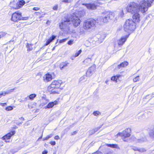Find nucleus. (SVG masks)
<instances>
[{
    "label": "nucleus",
    "instance_id": "dca6fc26",
    "mask_svg": "<svg viewBox=\"0 0 154 154\" xmlns=\"http://www.w3.org/2000/svg\"><path fill=\"white\" fill-rule=\"evenodd\" d=\"M128 62L126 61H124L122 63L120 64L117 65V68L119 69H121L122 67H124L128 65Z\"/></svg>",
    "mask_w": 154,
    "mask_h": 154
},
{
    "label": "nucleus",
    "instance_id": "49530a36",
    "mask_svg": "<svg viewBox=\"0 0 154 154\" xmlns=\"http://www.w3.org/2000/svg\"><path fill=\"white\" fill-rule=\"evenodd\" d=\"M50 144H51L52 145H54L56 144L55 142V141H51L50 143Z\"/></svg>",
    "mask_w": 154,
    "mask_h": 154
},
{
    "label": "nucleus",
    "instance_id": "052dcab7",
    "mask_svg": "<svg viewBox=\"0 0 154 154\" xmlns=\"http://www.w3.org/2000/svg\"><path fill=\"white\" fill-rule=\"evenodd\" d=\"M25 101V100H20V102H23V101Z\"/></svg>",
    "mask_w": 154,
    "mask_h": 154
},
{
    "label": "nucleus",
    "instance_id": "f8f14e48",
    "mask_svg": "<svg viewBox=\"0 0 154 154\" xmlns=\"http://www.w3.org/2000/svg\"><path fill=\"white\" fill-rule=\"evenodd\" d=\"M88 9L91 10H94L96 9L97 6L94 3L89 4H83Z\"/></svg>",
    "mask_w": 154,
    "mask_h": 154
},
{
    "label": "nucleus",
    "instance_id": "6ab92c4d",
    "mask_svg": "<svg viewBox=\"0 0 154 154\" xmlns=\"http://www.w3.org/2000/svg\"><path fill=\"white\" fill-rule=\"evenodd\" d=\"M49 90L51 92V93H59L60 91V89L59 88H51V89Z\"/></svg>",
    "mask_w": 154,
    "mask_h": 154
},
{
    "label": "nucleus",
    "instance_id": "a18cd8bd",
    "mask_svg": "<svg viewBox=\"0 0 154 154\" xmlns=\"http://www.w3.org/2000/svg\"><path fill=\"white\" fill-rule=\"evenodd\" d=\"M85 77L84 76H83L82 77H81L79 79V82H81V81L85 79Z\"/></svg>",
    "mask_w": 154,
    "mask_h": 154
},
{
    "label": "nucleus",
    "instance_id": "69168bd1",
    "mask_svg": "<svg viewBox=\"0 0 154 154\" xmlns=\"http://www.w3.org/2000/svg\"><path fill=\"white\" fill-rule=\"evenodd\" d=\"M55 47H53V50H54L55 49Z\"/></svg>",
    "mask_w": 154,
    "mask_h": 154
},
{
    "label": "nucleus",
    "instance_id": "4be33fe9",
    "mask_svg": "<svg viewBox=\"0 0 154 154\" xmlns=\"http://www.w3.org/2000/svg\"><path fill=\"white\" fill-rule=\"evenodd\" d=\"M120 76V75H119L113 76L111 77V80L114 82H117V80Z\"/></svg>",
    "mask_w": 154,
    "mask_h": 154
},
{
    "label": "nucleus",
    "instance_id": "2eb2a0df",
    "mask_svg": "<svg viewBox=\"0 0 154 154\" xmlns=\"http://www.w3.org/2000/svg\"><path fill=\"white\" fill-rule=\"evenodd\" d=\"M56 36L53 35L46 42V43L45 44L44 46H46L48 45L50 43L54 40L56 38Z\"/></svg>",
    "mask_w": 154,
    "mask_h": 154
},
{
    "label": "nucleus",
    "instance_id": "39448f33",
    "mask_svg": "<svg viewBox=\"0 0 154 154\" xmlns=\"http://www.w3.org/2000/svg\"><path fill=\"white\" fill-rule=\"evenodd\" d=\"M21 14V13L19 11L15 12L12 14L11 20L14 22H17L21 20H26L28 18L22 17Z\"/></svg>",
    "mask_w": 154,
    "mask_h": 154
},
{
    "label": "nucleus",
    "instance_id": "f03ea898",
    "mask_svg": "<svg viewBox=\"0 0 154 154\" xmlns=\"http://www.w3.org/2000/svg\"><path fill=\"white\" fill-rule=\"evenodd\" d=\"M154 0H138L135 3V10L140 11L142 13H144L148 10L149 8L151 6Z\"/></svg>",
    "mask_w": 154,
    "mask_h": 154
},
{
    "label": "nucleus",
    "instance_id": "c756f323",
    "mask_svg": "<svg viewBox=\"0 0 154 154\" xmlns=\"http://www.w3.org/2000/svg\"><path fill=\"white\" fill-rule=\"evenodd\" d=\"M101 113V112H100L99 111H94L93 113V115L95 116H97L99 115H100Z\"/></svg>",
    "mask_w": 154,
    "mask_h": 154
},
{
    "label": "nucleus",
    "instance_id": "13d9d810",
    "mask_svg": "<svg viewBox=\"0 0 154 154\" xmlns=\"http://www.w3.org/2000/svg\"><path fill=\"white\" fill-rule=\"evenodd\" d=\"M92 154H102V153L101 152L99 153L98 152H96L93 153Z\"/></svg>",
    "mask_w": 154,
    "mask_h": 154
},
{
    "label": "nucleus",
    "instance_id": "0e129e2a",
    "mask_svg": "<svg viewBox=\"0 0 154 154\" xmlns=\"http://www.w3.org/2000/svg\"><path fill=\"white\" fill-rule=\"evenodd\" d=\"M42 137V135L40 137H39V138H38V139H41Z\"/></svg>",
    "mask_w": 154,
    "mask_h": 154
},
{
    "label": "nucleus",
    "instance_id": "9b49d317",
    "mask_svg": "<svg viewBox=\"0 0 154 154\" xmlns=\"http://www.w3.org/2000/svg\"><path fill=\"white\" fill-rule=\"evenodd\" d=\"M129 35V34H128L122 36L118 41V45H122L125 43Z\"/></svg>",
    "mask_w": 154,
    "mask_h": 154
},
{
    "label": "nucleus",
    "instance_id": "c9c22d12",
    "mask_svg": "<svg viewBox=\"0 0 154 154\" xmlns=\"http://www.w3.org/2000/svg\"><path fill=\"white\" fill-rule=\"evenodd\" d=\"M82 52L81 50H79L75 54V57H77L79 56V55Z\"/></svg>",
    "mask_w": 154,
    "mask_h": 154
},
{
    "label": "nucleus",
    "instance_id": "cd10ccee",
    "mask_svg": "<svg viewBox=\"0 0 154 154\" xmlns=\"http://www.w3.org/2000/svg\"><path fill=\"white\" fill-rule=\"evenodd\" d=\"M135 151H138L140 152H143L146 151V149L143 148H135Z\"/></svg>",
    "mask_w": 154,
    "mask_h": 154
},
{
    "label": "nucleus",
    "instance_id": "8fccbe9b",
    "mask_svg": "<svg viewBox=\"0 0 154 154\" xmlns=\"http://www.w3.org/2000/svg\"><path fill=\"white\" fill-rule=\"evenodd\" d=\"M139 80V76H138L135 77V82Z\"/></svg>",
    "mask_w": 154,
    "mask_h": 154
},
{
    "label": "nucleus",
    "instance_id": "e433bc0d",
    "mask_svg": "<svg viewBox=\"0 0 154 154\" xmlns=\"http://www.w3.org/2000/svg\"><path fill=\"white\" fill-rule=\"evenodd\" d=\"M105 2L103 0H97V2L100 4H102Z\"/></svg>",
    "mask_w": 154,
    "mask_h": 154
},
{
    "label": "nucleus",
    "instance_id": "ddd939ff",
    "mask_svg": "<svg viewBox=\"0 0 154 154\" xmlns=\"http://www.w3.org/2000/svg\"><path fill=\"white\" fill-rule=\"evenodd\" d=\"M95 65L94 64L92 66L90 67L87 71L86 72L87 76H90L91 75V74L93 73V71L95 69Z\"/></svg>",
    "mask_w": 154,
    "mask_h": 154
},
{
    "label": "nucleus",
    "instance_id": "c85d7f7f",
    "mask_svg": "<svg viewBox=\"0 0 154 154\" xmlns=\"http://www.w3.org/2000/svg\"><path fill=\"white\" fill-rule=\"evenodd\" d=\"M16 88H14L13 89H11L9 90H8L6 91L7 94H8L11 93V92H13L14 91V90Z\"/></svg>",
    "mask_w": 154,
    "mask_h": 154
},
{
    "label": "nucleus",
    "instance_id": "7c9ffc66",
    "mask_svg": "<svg viewBox=\"0 0 154 154\" xmlns=\"http://www.w3.org/2000/svg\"><path fill=\"white\" fill-rule=\"evenodd\" d=\"M7 34L5 32H0V38L2 37H4Z\"/></svg>",
    "mask_w": 154,
    "mask_h": 154
},
{
    "label": "nucleus",
    "instance_id": "a19ab883",
    "mask_svg": "<svg viewBox=\"0 0 154 154\" xmlns=\"http://www.w3.org/2000/svg\"><path fill=\"white\" fill-rule=\"evenodd\" d=\"M146 140V139L142 138L141 139H140V140L138 139L137 141H138V142H142L145 141Z\"/></svg>",
    "mask_w": 154,
    "mask_h": 154
},
{
    "label": "nucleus",
    "instance_id": "1a4fd4ad",
    "mask_svg": "<svg viewBox=\"0 0 154 154\" xmlns=\"http://www.w3.org/2000/svg\"><path fill=\"white\" fill-rule=\"evenodd\" d=\"M62 83L61 80L54 81L52 82L50 85L48 87V89H51V88H58L60 86Z\"/></svg>",
    "mask_w": 154,
    "mask_h": 154
},
{
    "label": "nucleus",
    "instance_id": "338daca9",
    "mask_svg": "<svg viewBox=\"0 0 154 154\" xmlns=\"http://www.w3.org/2000/svg\"><path fill=\"white\" fill-rule=\"evenodd\" d=\"M57 41H58V40ZM57 43V42L56 43V44Z\"/></svg>",
    "mask_w": 154,
    "mask_h": 154
},
{
    "label": "nucleus",
    "instance_id": "4c0bfd02",
    "mask_svg": "<svg viewBox=\"0 0 154 154\" xmlns=\"http://www.w3.org/2000/svg\"><path fill=\"white\" fill-rule=\"evenodd\" d=\"M0 94L1 96H5V95L7 94L6 91H2V92L0 93Z\"/></svg>",
    "mask_w": 154,
    "mask_h": 154
},
{
    "label": "nucleus",
    "instance_id": "0eeeda50",
    "mask_svg": "<svg viewBox=\"0 0 154 154\" xmlns=\"http://www.w3.org/2000/svg\"><path fill=\"white\" fill-rule=\"evenodd\" d=\"M124 10H125V11L126 13L128 12L133 14L132 17L133 19H134L135 18V2L130 3L126 8L124 9Z\"/></svg>",
    "mask_w": 154,
    "mask_h": 154
},
{
    "label": "nucleus",
    "instance_id": "4468645a",
    "mask_svg": "<svg viewBox=\"0 0 154 154\" xmlns=\"http://www.w3.org/2000/svg\"><path fill=\"white\" fill-rule=\"evenodd\" d=\"M58 103L57 101L55 100L54 102H51L49 103L48 104L45 106V108L50 109L53 107L54 105H56Z\"/></svg>",
    "mask_w": 154,
    "mask_h": 154
},
{
    "label": "nucleus",
    "instance_id": "ea45409f",
    "mask_svg": "<svg viewBox=\"0 0 154 154\" xmlns=\"http://www.w3.org/2000/svg\"><path fill=\"white\" fill-rule=\"evenodd\" d=\"M94 131L92 129L91 130H90L88 132L89 134V135H91L94 133Z\"/></svg>",
    "mask_w": 154,
    "mask_h": 154
},
{
    "label": "nucleus",
    "instance_id": "20e7f679",
    "mask_svg": "<svg viewBox=\"0 0 154 154\" xmlns=\"http://www.w3.org/2000/svg\"><path fill=\"white\" fill-rule=\"evenodd\" d=\"M135 22L132 19L127 20L124 25V29L125 31L129 35L134 30Z\"/></svg>",
    "mask_w": 154,
    "mask_h": 154
},
{
    "label": "nucleus",
    "instance_id": "6e6d98bb",
    "mask_svg": "<svg viewBox=\"0 0 154 154\" xmlns=\"http://www.w3.org/2000/svg\"><path fill=\"white\" fill-rule=\"evenodd\" d=\"M48 152L47 151L45 150L42 152V154H47Z\"/></svg>",
    "mask_w": 154,
    "mask_h": 154
},
{
    "label": "nucleus",
    "instance_id": "72a5a7b5",
    "mask_svg": "<svg viewBox=\"0 0 154 154\" xmlns=\"http://www.w3.org/2000/svg\"><path fill=\"white\" fill-rule=\"evenodd\" d=\"M102 125H100L99 127L95 128H94L93 129V130H94V132L95 133V132H96L97 131H98V130L99 129H100L102 127Z\"/></svg>",
    "mask_w": 154,
    "mask_h": 154
},
{
    "label": "nucleus",
    "instance_id": "79ce46f5",
    "mask_svg": "<svg viewBox=\"0 0 154 154\" xmlns=\"http://www.w3.org/2000/svg\"><path fill=\"white\" fill-rule=\"evenodd\" d=\"M124 11L122 10L120 13V16L121 17H122L124 15Z\"/></svg>",
    "mask_w": 154,
    "mask_h": 154
},
{
    "label": "nucleus",
    "instance_id": "f257e3e1",
    "mask_svg": "<svg viewBox=\"0 0 154 154\" xmlns=\"http://www.w3.org/2000/svg\"><path fill=\"white\" fill-rule=\"evenodd\" d=\"M80 20L79 16L75 13H74L70 18L67 15L65 16L61 23L60 24V27L61 29L68 28V25L72 22L73 26L76 27L80 24Z\"/></svg>",
    "mask_w": 154,
    "mask_h": 154
},
{
    "label": "nucleus",
    "instance_id": "bb28decb",
    "mask_svg": "<svg viewBox=\"0 0 154 154\" xmlns=\"http://www.w3.org/2000/svg\"><path fill=\"white\" fill-rule=\"evenodd\" d=\"M36 96V94H32L29 95V99L31 100H33Z\"/></svg>",
    "mask_w": 154,
    "mask_h": 154
},
{
    "label": "nucleus",
    "instance_id": "37998d69",
    "mask_svg": "<svg viewBox=\"0 0 154 154\" xmlns=\"http://www.w3.org/2000/svg\"><path fill=\"white\" fill-rule=\"evenodd\" d=\"M73 44V41L72 40L69 41L68 42V44L69 45H71Z\"/></svg>",
    "mask_w": 154,
    "mask_h": 154
},
{
    "label": "nucleus",
    "instance_id": "5fc2aeb1",
    "mask_svg": "<svg viewBox=\"0 0 154 154\" xmlns=\"http://www.w3.org/2000/svg\"><path fill=\"white\" fill-rule=\"evenodd\" d=\"M105 38V36H103L101 38H100V40H103Z\"/></svg>",
    "mask_w": 154,
    "mask_h": 154
},
{
    "label": "nucleus",
    "instance_id": "680f3d73",
    "mask_svg": "<svg viewBox=\"0 0 154 154\" xmlns=\"http://www.w3.org/2000/svg\"><path fill=\"white\" fill-rule=\"evenodd\" d=\"M106 154H112V153H111V152H109L108 153H107Z\"/></svg>",
    "mask_w": 154,
    "mask_h": 154
},
{
    "label": "nucleus",
    "instance_id": "e2e57ef3",
    "mask_svg": "<svg viewBox=\"0 0 154 154\" xmlns=\"http://www.w3.org/2000/svg\"><path fill=\"white\" fill-rule=\"evenodd\" d=\"M69 128H66V129H65V130H69Z\"/></svg>",
    "mask_w": 154,
    "mask_h": 154
},
{
    "label": "nucleus",
    "instance_id": "aec40b11",
    "mask_svg": "<svg viewBox=\"0 0 154 154\" xmlns=\"http://www.w3.org/2000/svg\"><path fill=\"white\" fill-rule=\"evenodd\" d=\"M92 58H88L85 59L83 61V63L86 65H89L91 63L92 60Z\"/></svg>",
    "mask_w": 154,
    "mask_h": 154
},
{
    "label": "nucleus",
    "instance_id": "7ed1b4c3",
    "mask_svg": "<svg viewBox=\"0 0 154 154\" xmlns=\"http://www.w3.org/2000/svg\"><path fill=\"white\" fill-rule=\"evenodd\" d=\"M114 14L111 11H105L102 14V16L98 19L100 21L107 23L112 20L114 17Z\"/></svg>",
    "mask_w": 154,
    "mask_h": 154
},
{
    "label": "nucleus",
    "instance_id": "f3484780",
    "mask_svg": "<svg viewBox=\"0 0 154 154\" xmlns=\"http://www.w3.org/2000/svg\"><path fill=\"white\" fill-rule=\"evenodd\" d=\"M25 4V2L23 0H20L17 3V9L21 8Z\"/></svg>",
    "mask_w": 154,
    "mask_h": 154
},
{
    "label": "nucleus",
    "instance_id": "5701e85b",
    "mask_svg": "<svg viewBox=\"0 0 154 154\" xmlns=\"http://www.w3.org/2000/svg\"><path fill=\"white\" fill-rule=\"evenodd\" d=\"M27 45L26 46V47L27 48V51H30L32 49V46L33 45L32 44H30L27 43Z\"/></svg>",
    "mask_w": 154,
    "mask_h": 154
},
{
    "label": "nucleus",
    "instance_id": "412c9836",
    "mask_svg": "<svg viewBox=\"0 0 154 154\" xmlns=\"http://www.w3.org/2000/svg\"><path fill=\"white\" fill-rule=\"evenodd\" d=\"M52 76L51 75L49 74H47L46 75L44 79L46 82H48L52 80Z\"/></svg>",
    "mask_w": 154,
    "mask_h": 154
},
{
    "label": "nucleus",
    "instance_id": "423d86ee",
    "mask_svg": "<svg viewBox=\"0 0 154 154\" xmlns=\"http://www.w3.org/2000/svg\"><path fill=\"white\" fill-rule=\"evenodd\" d=\"M96 23V20L94 19L88 20L84 23L83 28L85 29L88 30L94 27Z\"/></svg>",
    "mask_w": 154,
    "mask_h": 154
},
{
    "label": "nucleus",
    "instance_id": "bf43d9fd",
    "mask_svg": "<svg viewBox=\"0 0 154 154\" xmlns=\"http://www.w3.org/2000/svg\"><path fill=\"white\" fill-rule=\"evenodd\" d=\"M19 119H20V120H24V118H23L22 117H21Z\"/></svg>",
    "mask_w": 154,
    "mask_h": 154
},
{
    "label": "nucleus",
    "instance_id": "c03bdc74",
    "mask_svg": "<svg viewBox=\"0 0 154 154\" xmlns=\"http://www.w3.org/2000/svg\"><path fill=\"white\" fill-rule=\"evenodd\" d=\"M66 39H67L65 38L60 40L59 41V43H61L64 42H65L66 41Z\"/></svg>",
    "mask_w": 154,
    "mask_h": 154
},
{
    "label": "nucleus",
    "instance_id": "4d7b16f0",
    "mask_svg": "<svg viewBox=\"0 0 154 154\" xmlns=\"http://www.w3.org/2000/svg\"><path fill=\"white\" fill-rule=\"evenodd\" d=\"M77 133V132L76 131H74L72 132V135H73L75 134L76 133Z\"/></svg>",
    "mask_w": 154,
    "mask_h": 154
},
{
    "label": "nucleus",
    "instance_id": "b1692460",
    "mask_svg": "<svg viewBox=\"0 0 154 154\" xmlns=\"http://www.w3.org/2000/svg\"><path fill=\"white\" fill-rule=\"evenodd\" d=\"M149 135L152 138H154V128L150 131Z\"/></svg>",
    "mask_w": 154,
    "mask_h": 154
},
{
    "label": "nucleus",
    "instance_id": "f704fd0d",
    "mask_svg": "<svg viewBox=\"0 0 154 154\" xmlns=\"http://www.w3.org/2000/svg\"><path fill=\"white\" fill-rule=\"evenodd\" d=\"M58 6L59 5L58 4H56L52 8L54 10L57 11L59 7Z\"/></svg>",
    "mask_w": 154,
    "mask_h": 154
},
{
    "label": "nucleus",
    "instance_id": "393cba45",
    "mask_svg": "<svg viewBox=\"0 0 154 154\" xmlns=\"http://www.w3.org/2000/svg\"><path fill=\"white\" fill-rule=\"evenodd\" d=\"M140 15L138 13H135V22H138L140 21Z\"/></svg>",
    "mask_w": 154,
    "mask_h": 154
},
{
    "label": "nucleus",
    "instance_id": "864d4df0",
    "mask_svg": "<svg viewBox=\"0 0 154 154\" xmlns=\"http://www.w3.org/2000/svg\"><path fill=\"white\" fill-rule=\"evenodd\" d=\"M29 95H28L24 99V100H25V101H26L28 100H29Z\"/></svg>",
    "mask_w": 154,
    "mask_h": 154
},
{
    "label": "nucleus",
    "instance_id": "de8ad7c7",
    "mask_svg": "<svg viewBox=\"0 0 154 154\" xmlns=\"http://www.w3.org/2000/svg\"><path fill=\"white\" fill-rule=\"evenodd\" d=\"M16 122H15L16 124L17 125H20L22 124L23 123V122H19L17 121H16Z\"/></svg>",
    "mask_w": 154,
    "mask_h": 154
},
{
    "label": "nucleus",
    "instance_id": "9d476101",
    "mask_svg": "<svg viewBox=\"0 0 154 154\" xmlns=\"http://www.w3.org/2000/svg\"><path fill=\"white\" fill-rule=\"evenodd\" d=\"M15 134L14 131H11L2 137V139L6 142H9V140L11 137Z\"/></svg>",
    "mask_w": 154,
    "mask_h": 154
},
{
    "label": "nucleus",
    "instance_id": "6e6552de",
    "mask_svg": "<svg viewBox=\"0 0 154 154\" xmlns=\"http://www.w3.org/2000/svg\"><path fill=\"white\" fill-rule=\"evenodd\" d=\"M130 133L131 129L129 128H128L123 131L122 132L118 134V135H119L121 136L124 141L127 142V140H125V139L130 136L131 135Z\"/></svg>",
    "mask_w": 154,
    "mask_h": 154
},
{
    "label": "nucleus",
    "instance_id": "774afa93",
    "mask_svg": "<svg viewBox=\"0 0 154 154\" xmlns=\"http://www.w3.org/2000/svg\"><path fill=\"white\" fill-rule=\"evenodd\" d=\"M133 81H134V82H135V81H134V79H133Z\"/></svg>",
    "mask_w": 154,
    "mask_h": 154
},
{
    "label": "nucleus",
    "instance_id": "a211bd4d",
    "mask_svg": "<svg viewBox=\"0 0 154 154\" xmlns=\"http://www.w3.org/2000/svg\"><path fill=\"white\" fill-rule=\"evenodd\" d=\"M69 63L67 61L62 62L60 65V67L61 70L64 69L67 66Z\"/></svg>",
    "mask_w": 154,
    "mask_h": 154
},
{
    "label": "nucleus",
    "instance_id": "603ef678",
    "mask_svg": "<svg viewBox=\"0 0 154 154\" xmlns=\"http://www.w3.org/2000/svg\"><path fill=\"white\" fill-rule=\"evenodd\" d=\"M59 137L58 135L55 136L54 137V139L55 140H57L59 139Z\"/></svg>",
    "mask_w": 154,
    "mask_h": 154
},
{
    "label": "nucleus",
    "instance_id": "09e8293b",
    "mask_svg": "<svg viewBox=\"0 0 154 154\" xmlns=\"http://www.w3.org/2000/svg\"><path fill=\"white\" fill-rule=\"evenodd\" d=\"M0 105L3 106H4L7 105V103H0Z\"/></svg>",
    "mask_w": 154,
    "mask_h": 154
},
{
    "label": "nucleus",
    "instance_id": "473e14b6",
    "mask_svg": "<svg viewBox=\"0 0 154 154\" xmlns=\"http://www.w3.org/2000/svg\"><path fill=\"white\" fill-rule=\"evenodd\" d=\"M13 109V107L12 106H8L7 107H6L5 109L7 111H10L11 110Z\"/></svg>",
    "mask_w": 154,
    "mask_h": 154
},
{
    "label": "nucleus",
    "instance_id": "2f4dec72",
    "mask_svg": "<svg viewBox=\"0 0 154 154\" xmlns=\"http://www.w3.org/2000/svg\"><path fill=\"white\" fill-rule=\"evenodd\" d=\"M52 136V135L51 134H50L49 135H48V136H47L46 137H45V138H43V140H48V139L49 138H51V137Z\"/></svg>",
    "mask_w": 154,
    "mask_h": 154
},
{
    "label": "nucleus",
    "instance_id": "3c124183",
    "mask_svg": "<svg viewBox=\"0 0 154 154\" xmlns=\"http://www.w3.org/2000/svg\"><path fill=\"white\" fill-rule=\"evenodd\" d=\"M39 9V8H37V7H34L33 9V10L34 11H38Z\"/></svg>",
    "mask_w": 154,
    "mask_h": 154
},
{
    "label": "nucleus",
    "instance_id": "58836bf2",
    "mask_svg": "<svg viewBox=\"0 0 154 154\" xmlns=\"http://www.w3.org/2000/svg\"><path fill=\"white\" fill-rule=\"evenodd\" d=\"M61 1L64 3H69L71 2V0H61Z\"/></svg>",
    "mask_w": 154,
    "mask_h": 154
},
{
    "label": "nucleus",
    "instance_id": "a878e982",
    "mask_svg": "<svg viewBox=\"0 0 154 154\" xmlns=\"http://www.w3.org/2000/svg\"><path fill=\"white\" fill-rule=\"evenodd\" d=\"M108 146L113 148L119 149V147L118 145L116 144H108Z\"/></svg>",
    "mask_w": 154,
    "mask_h": 154
}]
</instances>
